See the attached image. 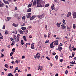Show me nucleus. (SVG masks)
I'll return each mask as SVG.
<instances>
[{"label": "nucleus", "mask_w": 76, "mask_h": 76, "mask_svg": "<svg viewBox=\"0 0 76 76\" xmlns=\"http://www.w3.org/2000/svg\"><path fill=\"white\" fill-rule=\"evenodd\" d=\"M45 4V2L41 0H37V6L38 7H43Z\"/></svg>", "instance_id": "1"}, {"label": "nucleus", "mask_w": 76, "mask_h": 76, "mask_svg": "<svg viewBox=\"0 0 76 76\" xmlns=\"http://www.w3.org/2000/svg\"><path fill=\"white\" fill-rule=\"evenodd\" d=\"M53 43L55 45H58V40H57L54 41Z\"/></svg>", "instance_id": "2"}, {"label": "nucleus", "mask_w": 76, "mask_h": 76, "mask_svg": "<svg viewBox=\"0 0 76 76\" xmlns=\"http://www.w3.org/2000/svg\"><path fill=\"white\" fill-rule=\"evenodd\" d=\"M73 18L74 19H75L76 18V12H72Z\"/></svg>", "instance_id": "3"}, {"label": "nucleus", "mask_w": 76, "mask_h": 76, "mask_svg": "<svg viewBox=\"0 0 76 76\" xmlns=\"http://www.w3.org/2000/svg\"><path fill=\"white\" fill-rule=\"evenodd\" d=\"M36 58H37L38 59H39V57H40V53H38L36 54Z\"/></svg>", "instance_id": "4"}, {"label": "nucleus", "mask_w": 76, "mask_h": 76, "mask_svg": "<svg viewBox=\"0 0 76 76\" xmlns=\"http://www.w3.org/2000/svg\"><path fill=\"white\" fill-rule=\"evenodd\" d=\"M14 39L15 42H18V41H19V38H17V37L15 38H14Z\"/></svg>", "instance_id": "5"}, {"label": "nucleus", "mask_w": 76, "mask_h": 76, "mask_svg": "<svg viewBox=\"0 0 76 76\" xmlns=\"http://www.w3.org/2000/svg\"><path fill=\"white\" fill-rule=\"evenodd\" d=\"M26 16L28 18H30L31 17V13L28 14V15H27Z\"/></svg>", "instance_id": "6"}, {"label": "nucleus", "mask_w": 76, "mask_h": 76, "mask_svg": "<svg viewBox=\"0 0 76 76\" xmlns=\"http://www.w3.org/2000/svg\"><path fill=\"white\" fill-rule=\"evenodd\" d=\"M19 32L20 33V34H23V32L22 31V30H20L19 29L18 30Z\"/></svg>", "instance_id": "7"}, {"label": "nucleus", "mask_w": 76, "mask_h": 76, "mask_svg": "<svg viewBox=\"0 0 76 76\" xmlns=\"http://www.w3.org/2000/svg\"><path fill=\"white\" fill-rule=\"evenodd\" d=\"M35 16H32L30 19V20H32L34 19H35Z\"/></svg>", "instance_id": "8"}, {"label": "nucleus", "mask_w": 76, "mask_h": 76, "mask_svg": "<svg viewBox=\"0 0 76 76\" xmlns=\"http://www.w3.org/2000/svg\"><path fill=\"white\" fill-rule=\"evenodd\" d=\"M38 18H40V19H42L44 18V16L43 15H41L40 16H38Z\"/></svg>", "instance_id": "9"}, {"label": "nucleus", "mask_w": 76, "mask_h": 76, "mask_svg": "<svg viewBox=\"0 0 76 76\" xmlns=\"http://www.w3.org/2000/svg\"><path fill=\"white\" fill-rule=\"evenodd\" d=\"M31 47L32 49H34L35 47H34V44L32 43L31 45Z\"/></svg>", "instance_id": "10"}, {"label": "nucleus", "mask_w": 76, "mask_h": 76, "mask_svg": "<svg viewBox=\"0 0 76 76\" xmlns=\"http://www.w3.org/2000/svg\"><path fill=\"white\" fill-rule=\"evenodd\" d=\"M50 47L51 48H54V45H53V42L51 43L50 44Z\"/></svg>", "instance_id": "11"}, {"label": "nucleus", "mask_w": 76, "mask_h": 76, "mask_svg": "<svg viewBox=\"0 0 76 76\" xmlns=\"http://www.w3.org/2000/svg\"><path fill=\"white\" fill-rule=\"evenodd\" d=\"M61 29H64L66 28V26L64 25H61Z\"/></svg>", "instance_id": "12"}, {"label": "nucleus", "mask_w": 76, "mask_h": 76, "mask_svg": "<svg viewBox=\"0 0 76 76\" xmlns=\"http://www.w3.org/2000/svg\"><path fill=\"white\" fill-rule=\"evenodd\" d=\"M4 6V4L3 3H2L0 4V7H3Z\"/></svg>", "instance_id": "13"}, {"label": "nucleus", "mask_w": 76, "mask_h": 76, "mask_svg": "<svg viewBox=\"0 0 76 76\" xmlns=\"http://www.w3.org/2000/svg\"><path fill=\"white\" fill-rule=\"evenodd\" d=\"M37 4V1L36 0H34L33 2V6H35Z\"/></svg>", "instance_id": "14"}, {"label": "nucleus", "mask_w": 76, "mask_h": 76, "mask_svg": "<svg viewBox=\"0 0 76 76\" xmlns=\"http://www.w3.org/2000/svg\"><path fill=\"white\" fill-rule=\"evenodd\" d=\"M12 25L13 26H14V27H17V26H18L19 25L18 24H16L15 23H13Z\"/></svg>", "instance_id": "15"}, {"label": "nucleus", "mask_w": 76, "mask_h": 76, "mask_svg": "<svg viewBox=\"0 0 76 76\" xmlns=\"http://www.w3.org/2000/svg\"><path fill=\"white\" fill-rule=\"evenodd\" d=\"M58 50H59V51H61V50H62V48L61 47H59L58 46Z\"/></svg>", "instance_id": "16"}, {"label": "nucleus", "mask_w": 76, "mask_h": 76, "mask_svg": "<svg viewBox=\"0 0 76 76\" xmlns=\"http://www.w3.org/2000/svg\"><path fill=\"white\" fill-rule=\"evenodd\" d=\"M23 38L24 40H25V41H27V40L26 39V36H23Z\"/></svg>", "instance_id": "17"}, {"label": "nucleus", "mask_w": 76, "mask_h": 76, "mask_svg": "<svg viewBox=\"0 0 76 76\" xmlns=\"http://www.w3.org/2000/svg\"><path fill=\"white\" fill-rule=\"evenodd\" d=\"M62 22H63L62 25L66 24V23L65 22V20L64 19H63V20Z\"/></svg>", "instance_id": "18"}, {"label": "nucleus", "mask_w": 76, "mask_h": 76, "mask_svg": "<svg viewBox=\"0 0 76 76\" xmlns=\"http://www.w3.org/2000/svg\"><path fill=\"white\" fill-rule=\"evenodd\" d=\"M61 24V23H57L56 24V25L58 28H60V26Z\"/></svg>", "instance_id": "19"}, {"label": "nucleus", "mask_w": 76, "mask_h": 76, "mask_svg": "<svg viewBox=\"0 0 76 76\" xmlns=\"http://www.w3.org/2000/svg\"><path fill=\"white\" fill-rule=\"evenodd\" d=\"M27 12H31V8H30L28 9L27 10Z\"/></svg>", "instance_id": "20"}, {"label": "nucleus", "mask_w": 76, "mask_h": 76, "mask_svg": "<svg viewBox=\"0 0 76 76\" xmlns=\"http://www.w3.org/2000/svg\"><path fill=\"white\" fill-rule=\"evenodd\" d=\"M66 28L67 29H69V30H70V28H71V27L67 26L66 27Z\"/></svg>", "instance_id": "21"}, {"label": "nucleus", "mask_w": 76, "mask_h": 76, "mask_svg": "<svg viewBox=\"0 0 76 76\" xmlns=\"http://www.w3.org/2000/svg\"><path fill=\"white\" fill-rule=\"evenodd\" d=\"M48 6H49V4H47L44 7V8H45V7H48Z\"/></svg>", "instance_id": "22"}, {"label": "nucleus", "mask_w": 76, "mask_h": 76, "mask_svg": "<svg viewBox=\"0 0 76 76\" xmlns=\"http://www.w3.org/2000/svg\"><path fill=\"white\" fill-rule=\"evenodd\" d=\"M51 33H48V38H50V35H51Z\"/></svg>", "instance_id": "23"}, {"label": "nucleus", "mask_w": 76, "mask_h": 76, "mask_svg": "<svg viewBox=\"0 0 76 76\" xmlns=\"http://www.w3.org/2000/svg\"><path fill=\"white\" fill-rule=\"evenodd\" d=\"M21 43L22 45H23L24 44V43L23 42V40H21Z\"/></svg>", "instance_id": "24"}, {"label": "nucleus", "mask_w": 76, "mask_h": 76, "mask_svg": "<svg viewBox=\"0 0 76 76\" xmlns=\"http://www.w3.org/2000/svg\"><path fill=\"white\" fill-rule=\"evenodd\" d=\"M8 76H13V75L12 73H9L8 74Z\"/></svg>", "instance_id": "25"}, {"label": "nucleus", "mask_w": 76, "mask_h": 76, "mask_svg": "<svg viewBox=\"0 0 76 76\" xmlns=\"http://www.w3.org/2000/svg\"><path fill=\"white\" fill-rule=\"evenodd\" d=\"M9 34V32H8V31L7 30H6L5 31V35H7V34Z\"/></svg>", "instance_id": "26"}, {"label": "nucleus", "mask_w": 76, "mask_h": 76, "mask_svg": "<svg viewBox=\"0 0 76 76\" xmlns=\"http://www.w3.org/2000/svg\"><path fill=\"white\" fill-rule=\"evenodd\" d=\"M21 29L23 31H25L26 29V27H23L21 28Z\"/></svg>", "instance_id": "27"}, {"label": "nucleus", "mask_w": 76, "mask_h": 76, "mask_svg": "<svg viewBox=\"0 0 76 76\" xmlns=\"http://www.w3.org/2000/svg\"><path fill=\"white\" fill-rule=\"evenodd\" d=\"M5 67H6V68H8L9 67V65L7 64H5Z\"/></svg>", "instance_id": "28"}, {"label": "nucleus", "mask_w": 76, "mask_h": 76, "mask_svg": "<svg viewBox=\"0 0 76 76\" xmlns=\"http://www.w3.org/2000/svg\"><path fill=\"white\" fill-rule=\"evenodd\" d=\"M7 19L8 20H10L11 19V18L10 17H7Z\"/></svg>", "instance_id": "29"}, {"label": "nucleus", "mask_w": 76, "mask_h": 76, "mask_svg": "<svg viewBox=\"0 0 76 76\" xmlns=\"http://www.w3.org/2000/svg\"><path fill=\"white\" fill-rule=\"evenodd\" d=\"M6 4H8L9 2L7 1H5L4 2Z\"/></svg>", "instance_id": "30"}, {"label": "nucleus", "mask_w": 76, "mask_h": 76, "mask_svg": "<svg viewBox=\"0 0 76 76\" xmlns=\"http://www.w3.org/2000/svg\"><path fill=\"white\" fill-rule=\"evenodd\" d=\"M3 35H1V36H0V39H3Z\"/></svg>", "instance_id": "31"}, {"label": "nucleus", "mask_w": 76, "mask_h": 76, "mask_svg": "<svg viewBox=\"0 0 76 76\" xmlns=\"http://www.w3.org/2000/svg\"><path fill=\"white\" fill-rule=\"evenodd\" d=\"M68 15L69 16H71V13L70 12H68Z\"/></svg>", "instance_id": "32"}, {"label": "nucleus", "mask_w": 76, "mask_h": 76, "mask_svg": "<svg viewBox=\"0 0 76 76\" xmlns=\"http://www.w3.org/2000/svg\"><path fill=\"white\" fill-rule=\"evenodd\" d=\"M31 7V5L30 4H29L27 6V7H28V8H29V7Z\"/></svg>", "instance_id": "33"}, {"label": "nucleus", "mask_w": 76, "mask_h": 76, "mask_svg": "<svg viewBox=\"0 0 76 76\" xmlns=\"http://www.w3.org/2000/svg\"><path fill=\"white\" fill-rule=\"evenodd\" d=\"M13 52H12L10 53V56H13Z\"/></svg>", "instance_id": "34"}, {"label": "nucleus", "mask_w": 76, "mask_h": 76, "mask_svg": "<svg viewBox=\"0 0 76 76\" xmlns=\"http://www.w3.org/2000/svg\"><path fill=\"white\" fill-rule=\"evenodd\" d=\"M58 56L56 55L55 56V58L56 59V60H57L58 59Z\"/></svg>", "instance_id": "35"}, {"label": "nucleus", "mask_w": 76, "mask_h": 76, "mask_svg": "<svg viewBox=\"0 0 76 76\" xmlns=\"http://www.w3.org/2000/svg\"><path fill=\"white\" fill-rule=\"evenodd\" d=\"M70 63L71 64H76V63H74L73 61H72V62H70Z\"/></svg>", "instance_id": "36"}, {"label": "nucleus", "mask_w": 76, "mask_h": 76, "mask_svg": "<svg viewBox=\"0 0 76 76\" xmlns=\"http://www.w3.org/2000/svg\"><path fill=\"white\" fill-rule=\"evenodd\" d=\"M51 7L54 8V4H52V5H51Z\"/></svg>", "instance_id": "37"}, {"label": "nucleus", "mask_w": 76, "mask_h": 76, "mask_svg": "<svg viewBox=\"0 0 76 76\" xmlns=\"http://www.w3.org/2000/svg\"><path fill=\"white\" fill-rule=\"evenodd\" d=\"M75 28H76V26L75 25V24H74L73 25V28L75 29Z\"/></svg>", "instance_id": "38"}, {"label": "nucleus", "mask_w": 76, "mask_h": 76, "mask_svg": "<svg viewBox=\"0 0 76 76\" xmlns=\"http://www.w3.org/2000/svg\"><path fill=\"white\" fill-rule=\"evenodd\" d=\"M26 45H30V43H26Z\"/></svg>", "instance_id": "39"}, {"label": "nucleus", "mask_w": 76, "mask_h": 76, "mask_svg": "<svg viewBox=\"0 0 76 76\" xmlns=\"http://www.w3.org/2000/svg\"><path fill=\"white\" fill-rule=\"evenodd\" d=\"M52 54H53V55H56V52H53L52 53Z\"/></svg>", "instance_id": "40"}, {"label": "nucleus", "mask_w": 76, "mask_h": 76, "mask_svg": "<svg viewBox=\"0 0 76 76\" xmlns=\"http://www.w3.org/2000/svg\"><path fill=\"white\" fill-rule=\"evenodd\" d=\"M5 28H6V27L5 26V25H4L3 26L2 29H5Z\"/></svg>", "instance_id": "41"}, {"label": "nucleus", "mask_w": 76, "mask_h": 76, "mask_svg": "<svg viewBox=\"0 0 76 76\" xmlns=\"http://www.w3.org/2000/svg\"><path fill=\"white\" fill-rule=\"evenodd\" d=\"M22 19H24V20H25V16H23L22 17Z\"/></svg>", "instance_id": "42"}, {"label": "nucleus", "mask_w": 76, "mask_h": 76, "mask_svg": "<svg viewBox=\"0 0 76 76\" xmlns=\"http://www.w3.org/2000/svg\"><path fill=\"white\" fill-rule=\"evenodd\" d=\"M12 51L14 53H15V48H13V49H12Z\"/></svg>", "instance_id": "43"}, {"label": "nucleus", "mask_w": 76, "mask_h": 76, "mask_svg": "<svg viewBox=\"0 0 76 76\" xmlns=\"http://www.w3.org/2000/svg\"><path fill=\"white\" fill-rule=\"evenodd\" d=\"M16 35H13V39H14L15 38H16Z\"/></svg>", "instance_id": "44"}, {"label": "nucleus", "mask_w": 76, "mask_h": 76, "mask_svg": "<svg viewBox=\"0 0 76 76\" xmlns=\"http://www.w3.org/2000/svg\"><path fill=\"white\" fill-rule=\"evenodd\" d=\"M46 58L47 59V60H50V59L48 57V56H47V57H46Z\"/></svg>", "instance_id": "45"}, {"label": "nucleus", "mask_w": 76, "mask_h": 76, "mask_svg": "<svg viewBox=\"0 0 76 76\" xmlns=\"http://www.w3.org/2000/svg\"><path fill=\"white\" fill-rule=\"evenodd\" d=\"M20 36V35L19 34H17V37L18 38H19V37Z\"/></svg>", "instance_id": "46"}, {"label": "nucleus", "mask_w": 76, "mask_h": 76, "mask_svg": "<svg viewBox=\"0 0 76 76\" xmlns=\"http://www.w3.org/2000/svg\"><path fill=\"white\" fill-rule=\"evenodd\" d=\"M15 62L16 63H19V61H18V60H16L15 61Z\"/></svg>", "instance_id": "47"}, {"label": "nucleus", "mask_w": 76, "mask_h": 76, "mask_svg": "<svg viewBox=\"0 0 76 76\" xmlns=\"http://www.w3.org/2000/svg\"><path fill=\"white\" fill-rule=\"evenodd\" d=\"M50 64L51 67H52V66H53V64L52 63H50Z\"/></svg>", "instance_id": "48"}, {"label": "nucleus", "mask_w": 76, "mask_h": 76, "mask_svg": "<svg viewBox=\"0 0 76 76\" xmlns=\"http://www.w3.org/2000/svg\"><path fill=\"white\" fill-rule=\"evenodd\" d=\"M67 73H68V71L66 70V71H65V74H66V75H67Z\"/></svg>", "instance_id": "49"}, {"label": "nucleus", "mask_w": 76, "mask_h": 76, "mask_svg": "<svg viewBox=\"0 0 76 76\" xmlns=\"http://www.w3.org/2000/svg\"><path fill=\"white\" fill-rule=\"evenodd\" d=\"M73 60H76V57L74 58Z\"/></svg>", "instance_id": "50"}, {"label": "nucleus", "mask_w": 76, "mask_h": 76, "mask_svg": "<svg viewBox=\"0 0 76 76\" xmlns=\"http://www.w3.org/2000/svg\"><path fill=\"white\" fill-rule=\"evenodd\" d=\"M60 62H62L63 61V59H61L60 60Z\"/></svg>", "instance_id": "51"}, {"label": "nucleus", "mask_w": 76, "mask_h": 76, "mask_svg": "<svg viewBox=\"0 0 76 76\" xmlns=\"http://www.w3.org/2000/svg\"><path fill=\"white\" fill-rule=\"evenodd\" d=\"M10 39H11V41H13V40H14V39H13V38H12V37H11L10 38Z\"/></svg>", "instance_id": "52"}, {"label": "nucleus", "mask_w": 76, "mask_h": 76, "mask_svg": "<svg viewBox=\"0 0 76 76\" xmlns=\"http://www.w3.org/2000/svg\"><path fill=\"white\" fill-rule=\"evenodd\" d=\"M29 37L30 38H32V35H31L29 36Z\"/></svg>", "instance_id": "53"}, {"label": "nucleus", "mask_w": 76, "mask_h": 76, "mask_svg": "<svg viewBox=\"0 0 76 76\" xmlns=\"http://www.w3.org/2000/svg\"><path fill=\"white\" fill-rule=\"evenodd\" d=\"M31 76V75L30 74H27V76Z\"/></svg>", "instance_id": "54"}, {"label": "nucleus", "mask_w": 76, "mask_h": 76, "mask_svg": "<svg viewBox=\"0 0 76 76\" xmlns=\"http://www.w3.org/2000/svg\"><path fill=\"white\" fill-rule=\"evenodd\" d=\"M1 54L2 55L1 56V57H4V55L2 53H1Z\"/></svg>", "instance_id": "55"}, {"label": "nucleus", "mask_w": 76, "mask_h": 76, "mask_svg": "<svg viewBox=\"0 0 76 76\" xmlns=\"http://www.w3.org/2000/svg\"><path fill=\"white\" fill-rule=\"evenodd\" d=\"M25 58V56H22V59H23Z\"/></svg>", "instance_id": "56"}, {"label": "nucleus", "mask_w": 76, "mask_h": 76, "mask_svg": "<svg viewBox=\"0 0 76 76\" xmlns=\"http://www.w3.org/2000/svg\"><path fill=\"white\" fill-rule=\"evenodd\" d=\"M60 56L61 57H62L63 56V54L61 53V55Z\"/></svg>", "instance_id": "57"}, {"label": "nucleus", "mask_w": 76, "mask_h": 76, "mask_svg": "<svg viewBox=\"0 0 76 76\" xmlns=\"http://www.w3.org/2000/svg\"><path fill=\"white\" fill-rule=\"evenodd\" d=\"M11 60H13V59H14V58H13V56H12L11 57Z\"/></svg>", "instance_id": "58"}, {"label": "nucleus", "mask_w": 76, "mask_h": 76, "mask_svg": "<svg viewBox=\"0 0 76 76\" xmlns=\"http://www.w3.org/2000/svg\"><path fill=\"white\" fill-rule=\"evenodd\" d=\"M44 38H46L47 37V35L45 34L44 35Z\"/></svg>", "instance_id": "59"}, {"label": "nucleus", "mask_w": 76, "mask_h": 76, "mask_svg": "<svg viewBox=\"0 0 76 76\" xmlns=\"http://www.w3.org/2000/svg\"><path fill=\"white\" fill-rule=\"evenodd\" d=\"M74 57V54L72 53V57Z\"/></svg>", "instance_id": "60"}, {"label": "nucleus", "mask_w": 76, "mask_h": 76, "mask_svg": "<svg viewBox=\"0 0 76 76\" xmlns=\"http://www.w3.org/2000/svg\"><path fill=\"white\" fill-rule=\"evenodd\" d=\"M25 32H26L27 33H28V30H26L25 31Z\"/></svg>", "instance_id": "61"}, {"label": "nucleus", "mask_w": 76, "mask_h": 76, "mask_svg": "<svg viewBox=\"0 0 76 76\" xmlns=\"http://www.w3.org/2000/svg\"><path fill=\"white\" fill-rule=\"evenodd\" d=\"M74 51H76V48H74L73 49Z\"/></svg>", "instance_id": "62"}, {"label": "nucleus", "mask_w": 76, "mask_h": 76, "mask_svg": "<svg viewBox=\"0 0 76 76\" xmlns=\"http://www.w3.org/2000/svg\"><path fill=\"white\" fill-rule=\"evenodd\" d=\"M58 9V8H57L56 9V11H57Z\"/></svg>", "instance_id": "63"}, {"label": "nucleus", "mask_w": 76, "mask_h": 76, "mask_svg": "<svg viewBox=\"0 0 76 76\" xmlns=\"http://www.w3.org/2000/svg\"><path fill=\"white\" fill-rule=\"evenodd\" d=\"M58 76V74H56L55 75V76Z\"/></svg>", "instance_id": "64"}]
</instances>
